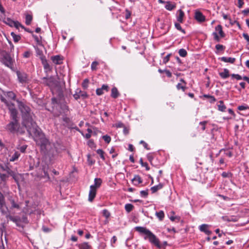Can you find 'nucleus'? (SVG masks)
<instances>
[{
    "mask_svg": "<svg viewBox=\"0 0 249 249\" xmlns=\"http://www.w3.org/2000/svg\"><path fill=\"white\" fill-rule=\"evenodd\" d=\"M215 30L218 32L221 37L225 36V34L222 30V27L221 25H218L215 28Z\"/></svg>",
    "mask_w": 249,
    "mask_h": 249,
    "instance_id": "obj_24",
    "label": "nucleus"
},
{
    "mask_svg": "<svg viewBox=\"0 0 249 249\" xmlns=\"http://www.w3.org/2000/svg\"><path fill=\"white\" fill-rule=\"evenodd\" d=\"M131 181L133 184L135 186H137L139 184L142 182V179L139 175H135L134 177L132 179Z\"/></svg>",
    "mask_w": 249,
    "mask_h": 249,
    "instance_id": "obj_16",
    "label": "nucleus"
},
{
    "mask_svg": "<svg viewBox=\"0 0 249 249\" xmlns=\"http://www.w3.org/2000/svg\"><path fill=\"white\" fill-rule=\"evenodd\" d=\"M10 203L11 205V207L12 208H16L17 209H19L20 206L16 202V199L15 197L12 196H9L8 198Z\"/></svg>",
    "mask_w": 249,
    "mask_h": 249,
    "instance_id": "obj_11",
    "label": "nucleus"
},
{
    "mask_svg": "<svg viewBox=\"0 0 249 249\" xmlns=\"http://www.w3.org/2000/svg\"><path fill=\"white\" fill-rule=\"evenodd\" d=\"M184 16V13L182 10L179 9L178 10L177 12V19L179 23H182L183 22Z\"/></svg>",
    "mask_w": 249,
    "mask_h": 249,
    "instance_id": "obj_14",
    "label": "nucleus"
},
{
    "mask_svg": "<svg viewBox=\"0 0 249 249\" xmlns=\"http://www.w3.org/2000/svg\"><path fill=\"white\" fill-rule=\"evenodd\" d=\"M163 187V184L160 183L157 185H155L151 188L152 193L154 194L157 192L158 190H160Z\"/></svg>",
    "mask_w": 249,
    "mask_h": 249,
    "instance_id": "obj_23",
    "label": "nucleus"
},
{
    "mask_svg": "<svg viewBox=\"0 0 249 249\" xmlns=\"http://www.w3.org/2000/svg\"><path fill=\"white\" fill-rule=\"evenodd\" d=\"M171 53L168 54L165 57H164L163 59V63L164 64H166L170 59V57L171 56Z\"/></svg>",
    "mask_w": 249,
    "mask_h": 249,
    "instance_id": "obj_44",
    "label": "nucleus"
},
{
    "mask_svg": "<svg viewBox=\"0 0 249 249\" xmlns=\"http://www.w3.org/2000/svg\"><path fill=\"white\" fill-rule=\"evenodd\" d=\"M80 97H82L85 99L88 97V94L85 91H81V92L80 93Z\"/></svg>",
    "mask_w": 249,
    "mask_h": 249,
    "instance_id": "obj_58",
    "label": "nucleus"
},
{
    "mask_svg": "<svg viewBox=\"0 0 249 249\" xmlns=\"http://www.w3.org/2000/svg\"><path fill=\"white\" fill-rule=\"evenodd\" d=\"M165 7L167 10H168L169 11H171V10H173L176 7V6L175 4H173L172 2L168 1V2H166Z\"/></svg>",
    "mask_w": 249,
    "mask_h": 249,
    "instance_id": "obj_26",
    "label": "nucleus"
},
{
    "mask_svg": "<svg viewBox=\"0 0 249 249\" xmlns=\"http://www.w3.org/2000/svg\"><path fill=\"white\" fill-rule=\"evenodd\" d=\"M6 96L9 99L15 100L16 98V94L13 91H8L6 92Z\"/></svg>",
    "mask_w": 249,
    "mask_h": 249,
    "instance_id": "obj_27",
    "label": "nucleus"
},
{
    "mask_svg": "<svg viewBox=\"0 0 249 249\" xmlns=\"http://www.w3.org/2000/svg\"><path fill=\"white\" fill-rule=\"evenodd\" d=\"M6 172L8 174V175L12 176L13 177L15 181H16L17 182H18V175L15 171H12L9 167H8Z\"/></svg>",
    "mask_w": 249,
    "mask_h": 249,
    "instance_id": "obj_15",
    "label": "nucleus"
},
{
    "mask_svg": "<svg viewBox=\"0 0 249 249\" xmlns=\"http://www.w3.org/2000/svg\"><path fill=\"white\" fill-rule=\"evenodd\" d=\"M104 140L107 143H109L111 141V138L110 136L106 135L103 136Z\"/></svg>",
    "mask_w": 249,
    "mask_h": 249,
    "instance_id": "obj_46",
    "label": "nucleus"
},
{
    "mask_svg": "<svg viewBox=\"0 0 249 249\" xmlns=\"http://www.w3.org/2000/svg\"><path fill=\"white\" fill-rule=\"evenodd\" d=\"M8 177V175H7V174H2V173H0V178L1 179V180L4 181L7 179Z\"/></svg>",
    "mask_w": 249,
    "mask_h": 249,
    "instance_id": "obj_52",
    "label": "nucleus"
},
{
    "mask_svg": "<svg viewBox=\"0 0 249 249\" xmlns=\"http://www.w3.org/2000/svg\"><path fill=\"white\" fill-rule=\"evenodd\" d=\"M175 26L177 30L181 31V32H182L184 34L185 33V30L181 28V27L179 23H175Z\"/></svg>",
    "mask_w": 249,
    "mask_h": 249,
    "instance_id": "obj_39",
    "label": "nucleus"
},
{
    "mask_svg": "<svg viewBox=\"0 0 249 249\" xmlns=\"http://www.w3.org/2000/svg\"><path fill=\"white\" fill-rule=\"evenodd\" d=\"M16 74L19 83L25 84L29 82V77L27 74L22 71H17Z\"/></svg>",
    "mask_w": 249,
    "mask_h": 249,
    "instance_id": "obj_6",
    "label": "nucleus"
},
{
    "mask_svg": "<svg viewBox=\"0 0 249 249\" xmlns=\"http://www.w3.org/2000/svg\"><path fill=\"white\" fill-rule=\"evenodd\" d=\"M17 118L18 117L10 118L11 121L5 127L6 130L12 133H14L18 130L19 127V124Z\"/></svg>",
    "mask_w": 249,
    "mask_h": 249,
    "instance_id": "obj_5",
    "label": "nucleus"
},
{
    "mask_svg": "<svg viewBox=\"0 0 249 249\" xmlns=\"http://www.w3.org/2000/svg\"><path fill=\"white\" fill-rule=\"evenodd\" d=\"M89 80L88 79H85L82 84V87L84 89H87L88 87V86H89Z\"/></svg>",
    "mask_w": 249,
    "mask_h": 249,
    "instance_id": "obj_38",
    "label": "nucleus"
},
{
    "mask_svg": "<svg viewBox=\"0 0 249 249\" xmlns=\"http://www.w3.org/2000/svg\"><path fill=\"white\" fill-rule=\"evenodd\" d=\"M156 215L160 221L162 220L164 217V213L163 211L156 212Z\"/></svg>",
    "mask_w": 249,
    "mask_h": 249,
    "instance_id": "obj_30",
    "label": "nucleus"
},
{
    "mask_svg": "<svg viewBox=\"0 0 249 249\" xmlns=\"http://www.w3.org/2000/svg\"><path fill=\"white\" fill-rule=\"evenodd\" d=\"M13 27H16L17 29H18L19 27H21L22 28H24V27L18 21H15L14 25Z\"/></svg>",
    "mask_w": 249,
    "mask_h": 249,
    "instance_id": "obj_47",
    "label": "nucleus"
},
{
    "mask_svg": "<svg viewBox=\"0 0 249 249\" xmlns=\"http://www.w3.org/2000/svg\"><path fill=\"white\" fill-rule=\"evenodd\" d=\"M5 206L4 197L3 195L0 193V209L2 210V208ZM2 212V210H1Z\"/></svg>",
    "mask_w": 249,
    "mask_h": 249,
    "instance_id": "obj_29",
    "label": "nucleus"
},
{
    "mask_svg": "<svg viewBox=\"0 0 249 249\" xmlns=\"http://www.w3.org/2000/svg\"><path fill=\"white\" fill-rule=\"evenodd\" d=\"M98 64V63L97 62H96V61L93 62L91 65V69L92 70H96Z\"/></svg>",
    "mask_w": 249,
    "mask_h": 249,
    "instance_id": "obj_54",
    "label": "nucleus"
},
{
    "mask_svg": "<svg viewBox=\"0 0 249 249\" xmlns=\"http://www.w3.org/2000/svg\"><path fill=\"white\" fill-rule=\"evenodd\" d=\"M218 106V109L219 111L224 112L226 110V107L224 104V102L223 101L220 100L218 102V104L217 105Z\"/></svg>",
    "mask_w": 249,
    "mask_h": 249,
    "instance_id": "obj_25",
    "label": "nucleus"
},
{
    "mask_svg": "<svg viewBox=\"0 0 249 249\" xmlns=\"http://www.w3.org/2000/svg\"><path fill=\"white\" fill-rule=\"evenodd\" d=\"M42 230L45 232H48L51 231V230L50 228L45 227V226L42 227Z\"/></svg>",
    "mask_w": 249,
    "mask_h": 249,
    "instance_id": "obj_63",
    "label": "nucleus"
},
{
    "mask_svg": "<svg viewBox=\"0 0 249 249\" xmlns=\"http://www.w3.org/2000/svg\"><path fill=\"white\" fill-rule=\"evenodd\" d=\"M244 4V0H238V7L239 8H242Z\"/></svg>",
    "mask_w": 249,
    "mask_h": 249,
    "instance_id": "obj_59",
    "label": "nucleus"
},
{
    "mask_svg": "<svg viewBox=\"0 0 249 249\" xmlns=\"http://www.w3.org/2000/svg\"><path fill=\"white\" fill-rule=\"evenodd\" d=\"M195 18L200 23L204 22L206 20L205 17L199 11H196L195 12Z\"/></svg>",
    "mask_w": 249,
    "mask_h": 249,
    "instance_id": "obj_10",
    "label": "nucleus"
},
{
    "mask_svg": "<svg viewBox=\"0 0 249 249\" xmlns=\"http://www.w3.org/2000/svg\"><path fill=\"white\" fill-rule=\"evenodd\" d=\"M148 190L147 189L146 190H142L140 192V195L142 197H147L148 193Z\"/></svg>",
    "mask_w": 249,
    "mask_h": 249,
    "instance_id": "obj_42",
    "label": "nucleus"
},
{
    "mask_svg": "<svg viewBox=\"0 0 249 249\" xmlns=\"http://www.w3.org/2000/svg\"><path fill=\"white\" fill-rule=\"evenodd\" d=\"M124 208L127 213H130L133 209L134 206L131 204L127 203L125 205Z\"/></svg>",
    "mask_w": 249,
    "mask_h": 249,
    "instance_id": "obj_31",
    "label": "nucleus"
},
{
    "mask_svg": "<svg viewBox=\"0 0 249 249\" xmlns=\"http://www.w3.org/2000/svg\"><path fill=\"white\" fill-rule=\"evenodd\" d=\"M96 152H97V153L100 155L101 158L102 159H103V160H105V158L104 156V151L102 149H98Z\"/></svg>",
    "mask_w": 249,
    "mask_h": 249,
    "instance_id": "obj_43",
    "label": "nucleus"
},
{
    "mask_svg": "<svg viewBox=\"0 0 249 249\" xmlns=\"http://www.w3.org/2000/svg\"><path fill=\"white\" fill-rule=\"evenodd\" d=\"M140 143L141 144H142L143 147L147 150H149L150 148L148 147V144L143 141L142 140L140 141Z\"/></svg>",
    "mask_w": 249,
    "mask_h": 249,
    "instance_id": "obj_57",
    "label": "nucleus"
},
{
    "mask_svg": "<svg viewBox=\"0 0 249 249\" xmlns=\"http://www.w3.org/2000/svg\"><path fill=\"white\" fill-rule=\"evenodd\" d=\"M20 156V153L18 151H15L14 153L10 156V161H14L18 160Z\"/></svg>",
    "mask_w": 249,
    "mask_h": 249,
    "instance_id": "obj_17",
    "label": "nucleus"
},
{
    "mask_svg": "<svg viewBox=\"0 0 249 249\" xmlns=\"http://www.w3.org/2000/svg\"><path fill=\"white\" fill-rule=\"evenodd\" d=\"M76 246L78 247L79 249H90L91 246L89 244L88 242H84L81 244H77Z\"/></svg>",
    "mask_w": 249,
    "mask_h": 249,
    "instance_id": "obj_18",
    "label": "nucleus"
},
{
    "mask_svg": "<svg viewBox=\"0 0 249 249\" xmlns=\"http://www.w3.org/2000/svg\"><path fill=\"white\" fill-rule=\"evenodd\" d=\"M207 121H202L200 122L199 124L200 127L199 128L200 130L202 131H204L206 129V124H207Z\"/></svg>",
    "mask_w": 249,
    "mask_h": 249,
    "instance_id": "obj_34",
    "label": "nucleus"
},
{
    "mask_svg": "<svg viewBox=\"0 0 249 249\" xmlns=\"http://www.w3.org/2000/svg\"><path fill=\"white\" fill-rule=\"evenodd\" d=\"M4 22L10 26L13 27V25H14L15 21L13 20L10 18H7L5 19Z\"/></svg>",
    "mask_w": 249,
    "mask_h": 249,
    "instance_id": "obj_32",
    "label": "nucleus"
},
{
    "mask_svg": "<svg viewBox=\"0 0 249 249\" xmlns=\"http://www.w3.org/2000/svg\"><path fill=\"white\" fill-rule=\"evenodd\" d=\"M101 89L103 90H105L106 91H108V89H109V87L107 85H103L102 87L101 88Z\"/></svg>",
    "mask_w": 249,
    "mask_h": 249,
    "instance_id": "obj_61",
    "label": "nucleus"
},
{
    "mask_svg": "<svg viewBox=\"0 0 249 249\" xmlns=\"http://www.w3.org/2000/svg\"><path fill=\"white\" fill-rule=\"evenodd\" d=\"M102 182V180L100 178H95L94 180V184L90 186V189L89 194L88 200L90 202H92L96 195L97 188L100 187Z\"/></svg>",
    "mask_w": 249,
    "mask_h": 249,
    "instance_id": "obj_4",
    "label": "nucleus"
},
{
    "mask_svg": "<svg viewBox=\"0 0 249 249\" xmlns=\"http://www.w3.org/2000/svg\"><path fill=\"white\" fill-rule=\"evenodd\" d=\"M7 218L10 221H12V222L14 223H17L18 222V220L20 219L19 217H17V216H13L12 215H9Z\"/></svg>",
    "mask_w": 249,
    "mask_h": 249,
    "instance_id": "obj_35",
    "label": "nucleus"
},
{
    "mask_svg": "<svg viewBox=\"0 0 249 249\" xmlns=\"http://www.w3.org/2000/svg\"><path fill=\"white\" fill-rule=\"evenodd\" d=\"M220 59L223 62H229V63H230L231 64L234 63L235 61V58L226 57H224V56L220 58Z\"/></svg>",
    "mask_w": 249,
    "mask_h": 249,
    "instance_id": "obj_20",
    "label": "nucleus"
},
{
    "mask_svg": "<svg viewBox=\"0 0 249 249\" xmlns=\"http://www.w3.org/2000/svg\"><path fill=\"white\" fill-rule=\"evenodd\" d=\"M6 106H7L10 113V118L18 117V112L14 104L9 102Z\"/></svg>",
    "mask_w": 249,
    "mask_h": 249,
    "instance_id": "obj_9",
    "label": "nucleus"
},
{
    "mask_svg": "<svg viewBox=\"0 0 249 249\" xmlns=\"http://www.w3.org/2000/svg\"><path fill=\"white\" fill-rule=\"evenodd\" d=\"M220 77L223 79H226L229 76V71L227 69H224L223 72L219 73Z\"/></svg>",
    "mask_w": 249,
    "mask_h": 249,
    "instance_id": "obj_22",
    "label": "nucleus"
},
{
    "mask_svg": "<svg viewBox=\"0 0 249 249\" xmlns=\"http://www.w3.org/2000/svg\"><path fill=\"white\" fill-rule=\"evenodd\" d=\"M215 48L218 51H223L225 49V47L221 44H217L215 46Z\"/></svg>",
    "mask_w": 249,
    "mask_h": 249,
    "instance_id": "obj_50",
    "label": "nucleus"
},
{
    "mask_svg": "<svg viewBox=\"0 0 249 249\" xmlns=\"http://www.w3.org/2000/svg\"><path fill=\"white\" fill-rule=\"evenodd\" d=\"M51 59L55 64L59 65L62 63L63 58L59 55L52 56Z\"/></svg>",
    "mask_w": 249,
    "mask_h": 249,
    "instance_id": "obj_13",
    "label": "nucleus"
},
{
    "mask_svg": "<svg viewBox=\"0 0 249 249\" xmlns=\"http://www.w3.org/2000/svg\"><path fill=\"white\" fill-rule=\"evenodd\" d=\"M33 19V17L30 14H26L25 17V23L27 25H29Z\"/></svg>",
    "mask_w": 249,
    "mask_h": 249,
    "instance_id": "obj_28",
    "label": "nucleus"
},
{
    "mask_svg": "<svg viewBox=\"0 0 249 249\" xmlns=\"http://www.w3.org/2000/svg\"><path fill=\"white\" fill-rule=\"evenodd\" d=\"M243 36L247 41L249 43V36L247 34L244 33Z\"/></svg>",
    "mask_w": 249,
    "mask_h": 249,
    "instance_id": "obj_64",
    "label": "nucleus"
},
{
    "mask_svg": "<svg viewBox=\"0 0 249 249\" xmlns=\"http://www.w3.org/2000/svg\"><path fill=\"white\" fill-rule=\"evenodd\" d=\"M81 92V90L80 89H77L75 93L73 94V97L75 100H78L80 98V93Z\"/></svg>",
    "mask_w": 249,
    "mask_h": 249,
    "instance_id": "obj_37",
    "label": "nucleus"
},
{
    "mask_svg": "<svg viewBox=\"0 0 249 249\" xmlns=\"http://www.w3.org/2000/svg\"><path fill=\"white\" fill-rule=\"evenodd\" d=\"M135 229L138 232L145 234V236L144 237L145 240L148 239L151 244L154 245L159 249L161 248L159 239L150 230L145 227L140 226L136 227Z\"/></svg>",
    "mask_w": 249,
    "mask_h": 249,
    "instance_id": "obj_2",
    "label": "nucleus"
},
{
    "mask_svg": "<svg viewBox=\"0 0 249 249\" xmlns=\"http://www.w3.org/2000/svg\"><path fill=\"white\" fill-rule=\"evenodd\" d=\"M26 206L23 209V212L26 213L31 214L36 210V204H30L29 201H25Z\"/></svg>",
    "mask_w": 249,
    "mask_h": 249,
    "instance_id": "obj_8",
    "label": "nucleus"
},
{
    "mask_svg": "<svg viewBox=\"0 0 249 249\" xmlns=\"http://www.w3.org/2000/svg\"><path fill=\"white\" fill-rule=\"evenodd\" d=\"M248 108H249V107L247 106L242 105V106H239L238 107V109L239 110H241H241H245Z\"/></svg>",
    "mask_w": 249,
    "mask_h": 249,
    "instance_id": "obj_55",
    "label": "nucleus"
},
{
    "mask_svg": "<svg viewBox=\"0 0 249 249\" xmlns=\"http://www.w3.org/2000/svg\"><path fill=\"white\" fill-rule=\"evenodd\" d=\"M8 167L6 165H3L0 164V173L3 171H6V170Z\"/></svg>",
    "mask_w": 249,
    "mask_h": 249,
    "instance_id": "obj_53",
    "label": "nucleus"
},
{
    "mask_svg": "<svg viewBox=\"0 0 249 249\" xmlns=\"http://www.w3.org/2000/svg\"><path fill=\"white\" fill-rule=\"evenodd\" d=\"M177 88L178 90L181 89L183 91H185L186 87L185 85L183 86L180 83H178L177 85Z\"/></svg>",
    "mask_w": 249,
    "mask_h": 249,
    "instance_id": "obj_40",
    "label": "nucleus"
},
{
    "mask_svg": "<svg viewBox=\"0 0 249 249\" xmlns=\"http://www.w3.org/2000/svg\"><path fill=\"white\" fill-rule=\"evenodd\" d=\"M119 95H120V94H119V92L117 88L113 87L111 89V96L112 98L116 99L119 96Z\"/></svg>",
    "mask_w": 249,
    "mask_h": 249,
    "instance_id": "obj_21",
    "label": "nucleus"
},
{
    "mask_svg": "<svg viewBox=\"0 0 249 249\" xmlns=\"http://www.w3.org/2000/svg\"><path fill=\"white\" fill-rule=\"evenodd\" d=\"M41 83L50 88L54 87L56 85L57 81L55 78L51 76L50 77H44L41 78Z\"/></svg>",
    "mask_w": 249,
    "mask_h": 249,
    "instance_id": "obj_7",
    "label": "nucleus"
},
{
    "mask_svg": "<svg viewBox=\"0 0 249 249\" xmlns=\"http://www.w3.org/2000/svg\"><path fill=\"white\" fill-rule=\"evenodd\" d=\"M43 67H44V69L46 72L50 71L51 70V68L50 65L48 64V63L44 64L43 65Z\"/></svg>",
    "mask_w": 249,
    "mask_h": 249,
    "instance_id": "obj_49",
    "label": "nucleus"
},
{
    "mask_svg": "<svg viewBox=\"0 0 249 249\" xmlns=\"http://www.w3.org/2000/svg\"><path fill=\"white\" fill-rule=\"evenodd\" d=\"M178 53L181 57H185L187 54V52L184 49H180L178 51Z\"/></svg>",
    "mask_w": 249,
    "mask_h": 249,
    "instance_id": "obj_36",
    "label": "nucleus"
},
{
    "mask_svg": "<svg viewBox=\"0 0 249 249\" xmlns=\"http://www.w3.org/2000/svg\"><path fill=\"white\" fill-rule=\"evenodd\" d=\"M0 62L5 67L13 70L15 60L12 57L11 54L6 51H3L1 53L0 57Z\"/></svg>",
    "mask_w": 249,
    "mask_h": 249,
    "instance_id": "obj_3",
    "label": "nucleus"
},
{
    "mask_svg": "<svg viewBox=\"0 0 249 249\" xmlns=\"http://www.w3.org/2000/svg\"><path fill=\"white\" fill-rule=\"evenodd\" d=\"M208 225L203 224L199 226V229L201 231L204 232L206 234L209 235L212 233V231L208 229Z\"/></svg>",
    "mask_w": 249,
    "mask_h": 249,
    "instance_id": "obj_12",
    "label": "nucleus"
},
{
    "mask_svg": "<svg viewBox=\"0 0 249 249\" xmlns=\"http://www.w3.org/2000/svg\"><path fill=\"white\" fill-rule=\"evenodd\" d=\"M11 35L15 42H18L21 38L20 36L15 34L14 32H12Z\"/></svg>",
    "mask_w": 249,
    "mask_h": 249,
    "instance_id": "obj_33",
    "label": "nucleus"
},
{
    "mask_svg": "<svg viewBox=\"0 0 249 249\" xmlns=\"http://www.w3.org/2000/svg\"><path fill=\"white\" fill-rule=\"evenodd\" d=\"M213 35L214 36V38L215 40H216L217 41H220V37L219 36H218L217 34L215 32H214L213 33Z\"/></svg>",
    "mask_w": 249,
    "mask_h": 249,
    "instance_id": "obj_60",
    "label": "nucleus"
},
{
    "mask_svg": "<svg viewBox=\"0 0 249 249\" xmlns=\"http://www.w3.org/2000/svg\"><path fill=\"white\" fill-rule=\"evenodd\" d=\"M103 91L104 90H103L101 88H98L96 89V93L97 95L100 96V95L103 94V93H104Z\"/></svg>",
    "mask_w": 249,
    "mask_h": 249,
    "instance_id": "obj_56",
    "label": "nucleus"
},
{
    "mask_svg": "<svg viewBox=\"0 0 249 249\" xmlns=\"http://www.w3.org/2000/svg\"><path fill=\"white\" fill-rule=\"evenodd\" d=\"M140 163H141V164L142 166H144V167H145L146 170L148 171V170H150V168L149 167L147 163V162H143L142 161V159H140Z\"/></svg>",
    "mask_w": 249,
    "mask_h": 249,
    "instance_id": "obj_45",
    "label": "nucleus"
},
{
    "mask_svg": "<svg viewBox=\"0 0 249 249\" xmlns=\"http://www.w3.org/2000/svg\"><path fill=\"white\" fill-rule=\"evenodd\" d=\"M164 72L166 73L168 77L170 78L172 77V73L169 70H164Z\"/></svg>",
    "mask_w": 249,
    "mask_h": 249,
    "instance_id": "obj_62",
    "label": "nucleus"
},
{
    "mask_svg": "<svg viewBox=\"0 0 249 249\" xmlns=\"http://www.w3.org/2000/svg\"><path fill=\"white\" fill-rule=\"evenodd\" d=\"M221 176L223 178H230L231 176V173L230 172H224L222 173Z\"/></svg>",
    "mask_w": 249,
    "mask_h": 249,
    "instance_id": "obj_48",
    "label": "nucleus"
},
{
    "mask_svg": "<svg viewBox=\"0 0 249 249\" xmlns=\"http://www.w3.org/2000/svg\"><path fill=\"white\" fill-rule=\"evenodd\" d=\"M19 108L22 113V124L30 135H37L39 133V128L34 121V114L31 108L22 102L19 103Z\"/></svg>",
    "mask_w": 249,
    "mask_h": 249,
    "instance_id": "obj_1",
    "label": "nucleus"
},
{
    "mask_svg": "<svg viewBox=\"0 0 249 249\" xmlns=\"http://www.w3.org/2000/svg\"><path fill=\"white\" fill-rule=\"evenodd\" d=\"M103 215L106 218H108L110 216V213L107 210L104 209L103 211Z\"/></svg>",
    "mask_w": 249,
    "mask_h": 249,
    "instance_id": "obj_41",
    "label": "nucleus"
},
{
    "mask_svg": "<svg viewBox=\"0 0 249 249\" xmlns=\"http://www.w3.org/2000/svg\"><path fill=\"white\" fill-rule=\"evenodd\" d=\"M28 145L26 144H19L17 147L16 148L21 153H25L26 152V150Z\"/></svg>",
    "mask_w": 249,
    "mask_h": 249,
    "instance_id": "obj_19",
    "label": "nucleus"
},
{
    "mask_svg": "<svg viewBox=\"0 0 249 249\" xmlns=\"http://www.w3.org/2000/svg\"><path fill=\"white\" fill-rule=\"evenodd\" d=\"M231 76L233 78H236L238 80L243 79L242 76L238 74H231Z\"/></svg>",
    "mask_w": 249,
    "mask_h": 249,
    "instance_id": "obj_51",
    "label": "nucleus"
}]
</instances>
